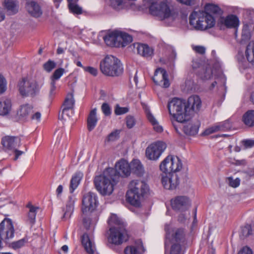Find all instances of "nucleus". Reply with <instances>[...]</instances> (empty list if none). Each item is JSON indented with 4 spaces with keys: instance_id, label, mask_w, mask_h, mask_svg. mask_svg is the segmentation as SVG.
<instances>
[{
    "instance_id": "nucleus-1",
    "label": "nucleus",
    "mask_w": 254,
    "mask_h": 254,
    "mask_svg": "<svg viewBox=\"0 0 254 254\" xmlns=\"http://www.w3.org/2000/svg\"><path fill=\"white\" fill-rule=\"evenodd\" d=\"M170 119L175 130L179 132V125L189 120L190 118V111H198L201 107V101L199 96L190 97L187 103L179 98H174L167 105Z\"/></svg>"
},
{
    "instance_id": "nucleus-2",
    "label": "nucleus",
    "mask_w": 254,
    "mask_h": 254,
    "mask_svg": "<svg viewBox=\"0 0 254 254\" xmlns=\"http://www.w3.org/2000/svg\"><path fill=\"white\" fill-rule=\"evenodd\" d=\"M115 171L113 168L107 169L102 175L96 176L94 179V185L97 191L102 195H109L112 193L117 182Z\"/></svg>"
},
{
    "instance_id": "nucleus-3",
    "label": "nucleus",
    "mask_w": 254,
    "mask_h": 254,
    "mask_svg": "<svg viewBox=\"0 0 254 254\" xmlns=\"http://www.w3.org/2000/svg\"><path fill=\"white\" fill-rule=\"evenodd\" d=\"M149 190L146 183L140 180H133L129 183L126 194L127 200L135 207H139L143 195Z\"/></svg>"
},
{
    "instance_id": "nucleus-4",
    "label": "nucleus",
    "mask_w": 254,
    "mask_h": 254,
    "mask_svg": "<svg viewBox=\"0 0 254 254\" xmlns=\"http://www.w3.org/2000/svg\"><path fill=\"white\" fill-rule=\"evenodd\" d=\"M190 24L197 30H204L214 26L215 20L210 15H207L203 11H193L189 17Z\"/></svg>"
},
{
    "instance_id": "nucleus-5",
    "label": "nucleus",
    "mask_w": 254,
    "mask_h": 254,
    "mask_svg": "<svg viewBox=\"0 0 254 254\" xmlns=\"http://www.w3.org/2000/svg\"><path fill=\"white\" fill-rule=\"evenodd\" d=\"M149 12L151 15L160 20H164L170 23L175 19L174 12L165 1L153 2L149 7Z\"/></svg>"
},
{
    "instance_id": "nucleus-6",
    "label": "nucleus",
    "mask_w": 254,
    "mask_h": 254,
    "mask_svg": "<svg viewBox=\"0 0 254 254\" xmlns=\"http://www.w3.org/2000/svg\"><path fill=\"white\" fill-rule=\"evenodd\" d=\"M100 69L105 75L110 76H118L123 71L121 61L112 55H107L100 63Z\"/></svg>"
},
{
    "instance_id": "nucleus-7",
    "label": "nucleus",
    "mask_w": 254,
    "mask_h": 254,
    "mask_svg": "<svg viewBox=\"0 0 254 254\" xmlns=\"http://www.w3.org/2000/svg\"><path fill=\"white\" fill-rule=\"evenodd\" d=\"M165 230L166 233L165 248H171L172 246L175 245L179 246L181 249V245L185 240L184 230L181 228L174 229L172 224H166Z\"/></svg>"
},
{
    "instance_id": "nucleus-8",
    "label": "nucleus",
    "mask_w": 254,
    "mask_h": 254,
    "mask_svg": "<svg viewBox=\"0 0 254 254\" xmlns=\"http://www.w3.org/2000/svg\"><path fill=\"white\" fill-rule=\"evenodd\" d=\"M17 88L20 95L28 96L36 94L39 91L40 86L35 80L24 77L18 81Z\"/></svg>"
},
{
    "instance_id": "nucleus-9",
    "label": "nucleus",
    "mask_w": 254,
    "mask_h": 254,
    "mask_svg": "<svg viewBox=\"0 0 254 254\" xmlns=\"http://www.w3.org/2000/svg\"><path fill=\"white\" fill-rule=\"evenodd\" d=\"M127 238L126 228L122 225L120 227H111L107 239L109 244L118 246L126 241Z\"/></svg>"
},
{
    "instance_id": "nucleus-10",
    "label": "nucleus",
    "mask_w": 254,
    "mask_h": 254,
    "mask_svg": "<svg viewBox=\"0 0 254 254\" xmlns=\"http://www.w3.org/2000/svg\"><path fill=\"white\" fill-rule=\"evenodd\" d=\"M240 68L247 69L254 65V41L250 42L247 46L245 56L239 52L237 56Z\"/></svg>"
},
{
    "instance_id": "nucleus-11",
    "label": "nucleus",
    "mask_w": 254,
    "mask_h": 254,
    "mask_svg": "<svg viewBox=\"0 0 254 254\" xmlns=\"http://www.w3.org/2000/svg\"><path fill=\"white\" fill-rule=\"evenodd\" d=\"M166 144L162 141H156L149 145L145 150V157L151 161H157L166 148Z\"/></svg>"
},
{
    "instance_id": "nucleus-12",
    "label": "nucleus",
    "mask_w": 254,
    "mask_h": 254,
    "mask_svg": "<svg viewBox=\"0 0 254 254\" xmlns=\"http://www.w3.org/2000/svg\"><path fill=\"white\" fill-rule=\"evenodd\" d=\"M98 205V196L96 193L89 191L84 194L82 205V210L83 213H87L94 211Z\"/></svg>"
},
{
    "instance_id": "nucleus-13",
    "label": "nucleus",
    "mask_w": 254,
    "mask_h": 254,
    "mask_svg": "<svg viewBox=\"0 0 254 254\" xmlns=\"http://www.w3.org/2000/svg\"><path fill=\"white\" fill-rule=\"evenodd\" d=\"M15 230L12 220L9 218H4L0 223V237L8 242L13 238Z\"/></svg>"
},
{
    "instance_id": "nucleus-14",
    "label": "nucleus",
    "mask_w": 254,
    "mask_h": 254,
    "mask_svg": "<svg viewBox=\"0 0 254 254\" xmlns=\"http://www.w3.org/2000/svg\"><path fill=\"white\" fill-rule=\"evenodd\" d=\"M191 204L190 199L186 195L177 196L171 200L172 208L180 212H185L188 210L190 207Z\"/></svg>"
},
{
    "instance_id": "nucleus-15",
    "label": "nucleus",
    "mask_w": 254,
    "mask_h": 254,
    "mask_svg": "<svg viewBox=\"0 0 254 254\" xmlns=\"http://www.w3.org/2000/svg\"><path fill=\"white\" fill-rule=\"evenodd\" d=\"M181 123L179 125V132L176 131L179 134H181V130L183 128L184 132L190 135H193L197 133L199 126L200 125V122L198 119H194Z\"/></svg>"
},
{
    "instance_id": "nucleus-16",
    "label": "nucleus",
    "mask_w": 254,
    "mask_h": 254,
    "mask_svg": "<svg viewBox=\"0 0 254 254\" xmlns=\"http://www.w3.org/2000/svg\"><path fill=\"white\" fill-rule=\"evenodd\" d=\"M162 176V183L167 190L175 189L179 184L178 176L175 173H164Z\"/></svg>"
},
{
    "instance_id": "nucleus-17",
    "label": "nucleus",
    "mask_w": 254,
    "mask_h": 254,
    "mask_svg": "<svg viewBox=\"0 0 254 254\" xmlns=\"http://www.w3.org/2000/svg\"><path fill=\"white\" fill-rule=\"evenodd\" d=\"M153 80L156 84L164 88H167L170 86L166 71L162 68L159 67L156 69Z\"/></svg>"
},
{
    "instance_id": "nucleus-18",
    "label": "nucleus",
    "mask_w": 254,
    "mask_h": 254,
    "mask_svg": "<svg viewBox=\"0 0 254 254\" xmlns=\"http://www.w3.org/2000/svg\"><path fill=\"white\" fill-rule=\"evenodd\" d=\"M81 243L85 250L88 254H98L92 236H89L87 234L83 235Z\"/></svg>"
},
{
    "instance_id": "nucleus-19",
    "label": "nucleus",
    "mask_w": 254,
    "mask_h": 254,
    "mask_svg": "<svg viewBox=\"0 0 254 254\" xmlns=\"http://www.w3.org/2000/svg\"><path fill=\"white\" fill-rule=\"evenodd\" d=\"M115 169L117 173L120 176L125 177L130 174V167L127 161L122 159L117 162L115 165Z\"/></svg>"
},
{
    "instance_id": "nucleus-20",
    "label": "nucleus",
    "mask_w": 254,
    "mask_h": 254,
    "mask_svg": "<svg viewBox=\"0 0 254 254\" xmlns=\"http://www.w3.org/2000/svg\"><path fill=\"white\" fill-rule=\"evenodd\" d=\"M116 43H118L116 47H125L132 41V37L128 34L118 30H116Z\"/></svg>"
},
{
    "instance_id": "nucleus-21",
    "label": "nucleus",
    "mask_w": 254,
    "mask_h": 254,
    "mask_svg": "<svg viewBox=\"0 0 254 254\" xmlns=\"http://www.w3.org/2000/svg\"><path fill=\"white\" fill-rule=\"evenodd\" d=\"M144 251L142 243L139 240L134 244L127 246L124 250V253L125 254H142Z\"/></svg>"
},
{
    "instance_id": "nucleus-22",
    "label": "nucleus",
    "mask_w": 254,
    "mask_h": 254,
    "mask_svg": "<svg viewBox=\"0 0 254 254\" xmlns=\"http://www.w3.org/2000/svg\"><path fill=\"white\" fill-rule=\"evenodd\" d=\"M1 143L5 149L12 150L20 145V139L17 137L5 136L2 139Z\"/></svg>"
},
{
    "instance_id": "nucleus-23",
    "label": "nucleus",
    "mask_w": 254,
    "mask_h": 254,
    "mask_svg": "<svg viewBox=\"0 0 254 254\" xmlns=\"http://www.w3.org/2000/svg\"><path fill=\"white\" fill-rule=\"evenodd\" d=\"M2 4L9 14H15L18 11L19 4L17 0H3Z\"/></svg>"
},
{
    "instance_id": "nucleus-24",
    "label": "nucleus",
    "mask_w": 254,
    "mask_h": 254,
    "mask_svg": "<svg viewBox=\"0 0 254 254\" xmlns=\"http://www.w3.org/2000/svg\"><path fill=\"white\" fill-rule=\"evenodd\" d=\"M76 198L74 196L71 195L68 197L65 207L63 209L64 214L63 219H68L71 216L74 210V205Z\"/></svg>"
},
{
    "instance_id": "nucleus-25",
    "label": "nucleus",
    "mask_w": 254,
    "mask_h": 254,
    "mask_svg": "<svg viewBox=\"0 0 254 254\" xmlns=\"http://www.w3.org/2000/svg\"><path fill=\"white\" fill-rule=\"evenodd\" d=\"M137 53L145 58L151 57L153 55V49L148 45L142 43H136L134 45Z\"/></svg>"
},
{
    "instance_id": "nucleus-26",
    "label": "nucleus",
    "mask_w": 254,
    "mask_h": 254,
    "mask_svg": "<svg viewBox=\"0 0 254 254\" xmlns=\"http://www.w3.org/2000/svg\"><path fill=\"white\" fill-rule=\"evenodd\" d=\"M144 109L147 119L153 127L154 130L158 132H161L163 130V127L159 125L158 121L151 113L148 107H145Z\"/></svg>"
},
{
    "instance_id": "nucleus-27",
    "label": "nucleus",
    "mask_w": 254,
    "mask_h": 254,
    "mask_svg": "<svg viewBox=\"0 0 254 254\" xmlns=\"http://www.w3.org/2000/svg\"><path fill=\"white\" fill-rule=\"evenodd\" d=\"M98 120L97 109L94 108L90 111L87 119V128L89 131H91L95 128Z\"/></svg>"
},
{
    "instance_id": "nucleus-28",
    "label": "nucleus",
    "mask_w": 254,
    "mask_h": 254,
    "mask_svg": "<svg viewBox=\"0 0 254 254\" xmlns=\"http://www.w3.org/2000/svg\"><path fill=\"white\" fill-rule=\"evenodd\" d=\"M26 7L28 12L33 16L39 17L42 14L39 5L34 1L28 2Z\"/></svg>"
},
{
    "instance_id": "nucleus-29",
    "label": "nucleus",
    "mask_w": 254,
    "mask_h": 254,
    "mask_svg": "<svg viewBox=\"0 0 254 254\" xmlns=\"http://www.w3.org/2000/svg\"><path fill=\"white\" fill-rule=\"evenodd\" d=\"M83 174L82 172H78L76 173L72 177L69 185V191L72 193L78 187L81 180L83 178Z\"/></svg>"
},
{
    "instance_id": "nucleus-30",
    "label": "nucleus",
    "mask_w": 254,
    "mask_h": 254,
    "mask_svg": "<svg viewBox=\"0 0 254 254\" xmlns=\"http://www.w3.org/2000/svg\"><path fill=\"white\" fill-rule=\"evenodd\" d=\"M223 23L228 28H237L239 25V18L234 15H229L222 21Z\"/></svg>"
},
{
    "instance_id": "nucleus-31",
    "label": "nucleus",
    "mask_w": 254,
    "mask_h": 254,
    "mask_svg": "<svg viewBox=\"0 0 254 254\" xmlns=\"http://www.w3.org/2000/svg\"><path fill=\"white\" fill-rule=\"evenodd\" d=\"M159 168L163 173H172V155L167 156L161 162Z\"/></svg>"
},
{
    "instance_id": "nucleus-32",
    "label": "nucleus",
    "mask_w": 254,
    "mask_h": 254,
    "mask_svg": "<svg viewBox=\"0 0 254 254\" xmlns=\"http://www.w3.org/2000/svg\"><path fill=\"white\" fill-rule=\"evenodd\" d=\"M11 110V102L9 99H2L0 100V115L8 114Z\"/></svg>"
},
{
    "instance_id": "nucleus-33",
    "label": "nucleus",
    "mask_w": 254,
    "mask_h": 254,
    "mask_svg": "<svg viewBox=\"0 0 254 254\" xmlns=\"http://www.w3.org/2000/svg\"><path fill=\"white\" fill-rule=\"evenodd\" d=\"M34 113L33 107L30 104H24L20 106L17 111V115L21 117H26Z\"/></svg>"
},
{
    "instance_id": "nucleus-34",
    "label": "nucleus",
    "mask_w": 254,
    "mask_h": 254,
    "mask_svg": "<svg viewBox=\"0 0 254 254\" xmlns=\"http://www.w3.org/2000/svg\"><path fill=\"white\" fill-rule=\"evenodd\" d=\"M104 40L107 45L111 47H116V31L114 30L108 33L104 37Z\"/></svg>"
},
{
    "instance_id": "nucleus-35",
    "label": "nucleus",
    "mask_w": 254,
    "mask_h": 254,
    "mask_svg": "<svg viewBox=\"0 0 254 254\" xmlns=\"http://www.w3.org/2000/svg\"><path fill=\"white\" fill-rule=\"evenodd\" d=\"M129 165L130 167V171L132 170V172L138 175H140L143 173V166L139 160H133Z\"/></svg>"
},
{
    "instance_id": "nucleus-36",
    "label": "nucleus",
    "mask_w": 254,
    "mask_h": 254,
    "mask_svg": "<svg viewBox=\"0 0 254 254\" xmlns=\"http://www.w3.org/2000/svg\"><path fill=\"white\" fill-rule=\"evenodd\" d=\"M243 121L247 126H254V111L250 110L247 112L243 116Z\"/></svg>"
},
{
    "instance_id": "nucleus-37",
    "label": "nucleus",
    "mask_w": 254,
    "mask_h": 254,
    "mask_svg": "<svg viewBox=\"0 0 254 254\" xmlns=\"http://www.w3.org/2000/svg\"><path fill=\"white\" fill-rule=\"evenodd\" d=\"M108 222L109 225H110L111 227H120L122 225L124 226V227H126V225L123 222L122 220L118 217L117 215L114 214L111 215L108 219Z\"/></svg>"
},
{
    "instance_id": "nucleus-38",
    "label": "nucleus",
    "mask_w": 254,
    "mask_h": 254,
    "mask_svg": "<svg viewBox=\"0 0 254 254\" xmlns=\"http://www.w3.org/2000/svg\"><path fill=\"white\" fill-rule=\"evenodd\" d=\"M183 167L181 159L177 156L172 155V173L180 171Z\"/></svg>"
},
{
    "instance_id": "nucleus-39",
    "label": "nucleus",
    "mask_w": 254,
    "mask_h": 254,
    "mask_svg": "<svg viewBox=\"0 0 254 254\" xmlns=\"http://www.w3.org/2000/svg\"><path fill=\"white\" fill-rule=\"evenodd\" d=\"M27 207L29 208V212L28 214V220L30 223L34 224L35 222L37 210L39 208L38 207L33 206L31 203H28L27 205Z\"/></svg>"
},
{
    "instance_id": "nucleus-40",
    "label": "nucleus",
    "mask_w": 254,
    "mask_h": 254,
    "mask_svg": "<svg viewBox=\"0 0 254 254\" xmlns=\"http://www.w3.org/2000/svg\"><path fill=\"white\" fill-rule=\"evenodd\" d=\"M205 11L207 15H211V14L219 13L220 8L216 5L212 3H207L204 7Z\"/></svg>"
},
{
    "instance_id": "nucleus-41",
    "label": "nucleus",
    "mask_w": 254,
    "mask_h": 254,
    "mask_svg": "<svg viewBox=\"0 0 254 254\" xmlns=\"http://www.w3.org/2000/svg\"><path fill=\"white\" fill-rule=\"evenodd\" d=\"M252 36L251 29L250 26L246 24L244 25L242 32V39L246 41L250 40Z\"/></svg>"
},
{
    "instance_id": "nucleus-42",
    "label": "nucleus",
    "mask_w": 254,
    "mask_h": 254,
    "mask_svg": "<svg viewBox=\"0 0 254 254\" xmlns=\"http://www.w3.org/2000/svg\"><path fill=\"white\" fill-rule=\"evenodd\" d=\"M96 222L97 220L96 219L92 220L89 218H84L83 220V225L84 227L87 230L91 231L94 230Z\"/></svg>"
},
{
    "instance_id": "nucleus-43",
    "label": "nucleus",
    "mask_w": 254,
    "mask_h": 254,
    "mask_svg": "<svg viewBox=\"0 0 254 254\" xmlns=\"http://www.w3.org/2000/svg\"><path fill=\"white\" fill-rule=\"evenodd\" d=\"M74 103L73 96L72 93H68L65 99L63 107L67 108L68 109H72Z\"/></svg>"
},
{
    "instance_id": "nucleus-44",
    "label": "nucleus",
    "mask_w": 254,
    "mask_h": 254,
    "mask_svg": "<svg viewBox=\"0 0 254 254\" xmlns=\"http://www.w3.org/2000/svg\"><path fill=\"white\" fill-rule=\"evenodd\" d=\"M76 2H68V7L71 12L73 14H79L82 13L81 7H79Z\"/></svg>"
},
{
    "instance_id": "nucleus-45",
    "label": "nucleus",
    "mask_w": 254,
    "mask_h": 254,
    "mask_svg": "<svg viewBox=\"0 0 254 254\" xmlns=\"http://www.w3.org/2000/svg\"><path fill=\"white\" fill-rule=\"evenodd\" d=\"M252 234L251 226L249 225H247L241 228L240 236L242 238H245L249 236Z\"/></svg>"
},
{
    "instance_id": "nucleus-46",
    "label": "nucleus",
    "mask_w": 254,
    "mask_h": 254,
    "mask_svg": "<svg viewBox=\"0 0 254 254\" xmlns=\"http://www.w3.org/2000/svg\"><path fill=\"white\" fill-rule=\"evenodd\" d=\"M220 131H226L230 129L232 127V124L229 120L218 123Z\"/></svg>"
},
{
    "instance_id": "nucleus-47",
    "label": "nucleus",
    "mask_w": 254,
    "mask_h": 254,
    "mask_svg": "<svg viewBox=\"0 0 254 254\" xmlns=\"http://www.w3.org/2000/svg\"><path fill=\"white\" fill-rule=\"evenodd\" d=\"M212 71L210 68H207L205 70H203L200 74V77L203 80H206L210 79L212 76Z\"/></svg>"
},
{
    "instance_id": "nucleus-48",
    "label": "nucleus",
    "mask_w": 254,
    "mask_h": 254,
    "mask_svg": "<svg viewBox=\"0 0 254 254\" xmlns=\"http://www.w3.org/2000/svg\"><path fill=\"white\" fill-rule=\"evenodd\" d=\"M165 254H181L179 246H172L171 248H165Z\"/></svg>"
},
{
    "instance_id": "nucleus-49",
    "label": "nucleus",
    "mask_w": 254,
    "mask_h": 254,
    "mask_svg": "<svg viewBox=\"0 0 254 254\" xmlns=\"http://www.w3.org/2000/svg\"><path fill=\"white\" fill-rule=\"evenodd\" d=\"M219 127L218 126V123H217L206 128L203 132V134L205 135H208L217 131H219L220 129Z\"/></svg>"
},
{
    "instance_id": "nucleus-50",
    "label": "nucleus",
    "mask_w": 254,
    "mask_h": 254,
    "mask_svg": "<svg viewBox=\"0 0 254 254\" xmlns=\"http://www.w3.org/2000/svg\"><path fill=\"white\" fill-rule=\"evenodd\" d=\"M56 94V82L55 81H51L50 83V87L49 92V99L50 100H52Z\"/></svg>"
},
{
    "instance_id": "nucleus-51",
    "label": "nucleus",
    "mask_w": 254,
    "mask_h": 254,
    "mask_svg": "<svg viewBox=\"0 0 254 254\" xmlns=\"http://www.w3.org/2000/svg\"><path fill=\"white\" fill-rule=\"evenodd\" d=\"M64 69L63 68H59L56 69L53 75L51 77V81H56L59 79L64 74Z\"/></svg>"
},
{
    "instance_id": "nucleus-52",
    "label": "nucleus",
    "mask_w": 254,
    "mask_h": 254,
    "mask_svg": "<svg viewBox=\"0 0 254 254\" xmlns=\"http://www.w3.org/2000/svg\"><path fill=\"white\" fill-rule=\"evenodd\" d=\"M56 65L55 62L52 60H49L43 64V68L47 72H51Z\"/></svg>"
},
{
    "instance_id": "nucleus-53",
    "label": "nucleus",
    "mask_w": 254,
    "mask_h": 254,
    "mask_svg": "<svg viewBox=\"0 0 254 254\" xmlns=\"http://www.w3.org/2000/svg\"><path fill=\"white\" fill-rule=\"evenodd\" d=\"M7 89V81L5 77L0 74V94L3 93Z\"/></svg>"
},
{
    "instance_id": "nucleus-54",
    "label": "nucleus",
    "mask_w": 254,
    "mask_h": 254,
    "mask_svg": "<svg viewBox=\"0 0 254 254\" xmlns=\"http://www.w3.org/2000/svg\"><path fill=\"white\" fill-rule=\"evenodd\" d=\"M129 111L128 107H122L117 105L115 108V113L116 115H121L127 113Z\"/></svg>"
},
{
    "instance_id": "nucleus-55",
    "label": "nucleus",
    "mask_w": 254,
    "mask_h": 254,
    "mask_svg": "<svg viewBox=\"0 0 254 254\" xmlns=\"http://www.w3.org/2000/svg\"><path fill=\"white\" fill-rule=\"evenodd\" d=\"M27 242V239L26 238H23L17 241L12 243L11 247L15 249H19L24 246V245Z\"/></svg>"
},
{
    "instance_id": "nucleus-56",
    "label": "nucleus",
    "mask_w": 254,
    "mask_h": 254,
    "mask_svg": "<svg viewBox=\"0 0 254 254\" xmlns=\"http://www.w3.org/2000/svg\"><path fill=\"white\" fill-rule=\"evenodd\" d=\"M111 6L116 10H120L123 7L122 0H110Z\"/></svg>"
},
{
    "instance_id": "nucleus-57",
    "label": "nucleus",
    "mask_w": 254,
    "mask_h": 254,
    "mask_svg": "<svg viewBox=\"0 0 254 254\" xmlns=\"http://www.w3.org/2000/svg\"><path fill=\"white\" fill-rule=\"evenodd\" d=\"M73 115V111L71 109H68L67 108L63 107L62 112V118L66 120V117H70Z\"/></svg>"
},
{
    "instance_id": "nucleus-58",
    "label": "nucleus",
    "mask_w": 254,
    "mask_h": 254,
    "mask_svg": "<svg viewBox=\"0 0 254 254\" xmlns=\"http://www.w3.org/2000/svg\"><path fill=\"white\" fill-rule=\"evenodd\" d=\"M228 181L229 185L233 188L238 187L240 184V180L239 178L234 179L232 177H229L228 178Z\"/></svg>"
},
{
    "instance_id": "nucleus-59",
    "label": "nucleus",
    "mask_w": 254,
    "mask_h": 254,
    "mask_svg": "<svg viewBox=\"0 0 254 254\" xmlns=\"http://www.w3.org/2000/svg\"><path fill=\"white\" fill-rule=\"evenodd\" d=\"M135 124V121L134 117L131 116H128L126 118V125L128 128L133 127Z\"/></svg>"
},
{
    "instance_id": "nucleus-60",
    "label": "nucleus",
    "mask_w": 254,
    "mask_h": 254,
    "mask_svg": "<svg viewBox=\"0 0 254 254\" xmlns=\"http://www.w3.org/2000/svg\"><path fill=\"white\" fill-rule=\"evenodd\" d=\"M101 110L105 116H109L111 114V109L110 106L106 103H104L101 106Z\"/></svg>"
},
{
    "instance_id": "nucleus-61",
    "label": "nucleus",
    "mask_w": 254,
    "mask_h": 254,
    "mask_svg": "<svg viewBox=\"0 0 254 254\" xmlns=\"http://www.w3.org/2000/svg\"><path fill=\"white\" fill-rule=\"evenodd\" d=\"M84 70L85 71L89 72L93 76L97 75L98 73L97 69L96 68L91 66L84 67Z\"/></svg>"
},
{
    "instance_id": "nucleus-62",
    "label": "nucleus",
    "mask_w": 254,
    "mask_h": 254,
    "mask_svg": "<svg viewBox=\"0 0 254 254\" xmlns=\"http://www.w3.org/2000/svg\"><path fill=\"white\" fill-rule=\"evenodd\" d=\"M41 114L40 112L37 111H35L34 110V113L31 114V119L32 120L35 121L37 122H39L41 120Z\"/></svg>"
},
{
    "instance_id": "nucleus-63",
    "label": "nucleus",
    "mask_w": 254,
    "mask_h": 254,
    "mask_svg": "<svg viewBox=\"0 0 254 254\" xmlns=\"http://www.w3.org/2000/svg\"><path fill=\"white\" fill-rule=\"evenodd\" d=\"M238 254H253L252 250L248 247H243Z\"/></svg>"
},
{
    "instance_id": "nucleus-64",
    "label": "nucleus",
    "mask_w": 254,
    "mask_h": 254,
    "mask_svg": "<svg viewBox=\"0 0 254 254\" xmlns=\"http://www.w3.org/2000/svg\"><path fill=\"white\" fill-rule=\"evenodd\" d=\"M119 137V132L115 131L111 132L108 136V139L109 141H114Z\"/></svg>"
}]
</instances>
